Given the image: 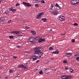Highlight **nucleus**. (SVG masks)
<instances>
[{
  "mask_svg": "<svg viewBox=\"0 0 79 79\" xmlns=\"http://www.w3.org/2000/svg\"><path fill=\"white\" fill-rule=\"evenodd\" d=\"M51 8H53V5L52 4L51 5Z\"/></svg>",
  "mask_w": 79,
  "mask_h": 79,
  "instance_id": "obj_44",
  "label": "nucleus"
},
{
  "mask_svg": "<svg viewBox=\"0 0 79 79\" xmlns=\"http://www.w3.org/2000/svg\"><path fill=\"white\" fill-rule=\"evenodd\" d=\"M70 3L73 5H77L76 0H72L70 2Z\"/></svg>",
  "mask_w": 79,
  "mask_h": 79,
  "instance_id": "obj_9",
  "label": "nucleus"
},
{
  "mask_svg": "<svg viewBox=\"0 0 79 79\" xmlns=\"http://www.w3.org/2000/svg\"><path fill=\"white\" fill-rule=\"evenodd\" d=\"M17 47L18 48H20V47H21V46H17Z\"/></svg>",
  "mask_w": 79,
  "mask_h": 79,
  "instance_id": "obj_45",
  "label": "nucleus"
},
{
  "mask_svg": "<svg viewBox=\"0 0 79 79\" xmlns=\"http://www.w3.org/2000/svg\"><path fill=\"white\" fill-rule=\"evenodd\" d=\"M44 12H42L41 13H40V15L42 16V15H44Z\"/></svg>",
  "mask_w": 79,
  "mask_h": 79,
  "instance_id": "obj_32",
  "label": "nucleus"
},
{
  "mask_svg": "<svg viewBox=\"0 0 79 79\" xmlns=\"http://www.w3.org/2000/svg\"><path fill=\"white\" fill-rule=\"evenodd\" d=\"M6 17H1L0 18V22H3L5 21H6Z\"/></svg>",
  "mask_w": 79,
  "mask_h": 79,
  "instance_id": "obj_7",
  "label": "nucleus"
},
{
  "mask_svg": "<svg viewBox=\"0 0 79 79\" xmlns=\"http://www.w3.org/2000/svg\"><path fill=\"white\" fill-rule=\"evenodd\" d=\"M36 70H37V69H36Z\"/></svg>",
  "mask_w": 79,
  "mask_h": 79,
  "instance_id": "obj_56",
  "label": "nucleus"
},
{
  "mask_svg": "<svg viewBox=\"0 0 79 79\" xmlns=\"http://www.w3.org/2000/svg\"><path fill=\"white\" fill-rule=\"evenodd\" d=\"M39 62H40V60H38L36 61V63H39Z\"/></svg>",
  "mask_w": 79,
  "mask_h": 79,
  "instance_id": "obj_42",
  "label": "nucleus"
},
{
  "mask_svg": "<svg viewBox=\"0 0 79 79\" xmlns=\"http://www.w3.org/2000/svg\"><path fill=\"white\" fill-rule=\"evenodd\" d=\"M73 25L74 26H78V24H77L76 23H75L73 24Z\"/></svg>",
  "mask_w": 79,
  "mask_h": 79,
  "instance_id": "obj_26",
  "label": "nucleus"
},
{
  "mask_svg": "<svg viewBox=\"0 0 79 79\" xmlns=\"http://www.w3.org/2000/svg\"><path fill=\"white\" fill-rule=\"evenodd\" d=\"M28 40L30 43H32V44H35L37 41L35 38L34 37H30L28 39Z\"/></svg>",
  "mask_w": 79,
  "mask_h": 79,
  "instance_id": "obj_2",
  "label": "nucleus"
},
{
  "mask_svg": "<svg viewBox=\"0 0 79 79\" xmlns=\"http://www.w3.org/2000/svg\"><path fill=\"white\" fill-rule=\"evenodd\" d=\"M50 31H52V29H50Z\"/></svg>",
  "mask_w": 79,
  "mask_h": 79,
  "instance_id": "obj_52",
  "label": "nucleus"
},
{
  "mask_svg": "<svg viewBox=\"0 0 79 79\" xmlns=\"http://www.w3.org/2000/svg\"><path fill=\"white\" fill-rule=\"evenodd\" d=\"M72 42L73 43H74V42H75V40H74V39H73L72 40Z\"/></svg>",
  "mask_w": 79,
  "mask_h": 79,
  "instance_id": "obj_36",
  "label": "nucleus"
},
{
  "mask_svg": "<svg viewBox=\"0 0 79 79\" xmlns=\"http://www.w3.org/2000/svg\"><path fill=\"white\" fill-rule=\"evenodd\" d=\"M65 69L66 70H68V68H67V67H65Z\"/></svg>",
  "mask_w": 79,
  "mask_h": 79,
  "instance_id": "obj_43",
  "label": "nucleus"
},
{
  "mask_svg": "<svg viewBox=\"0 0 79 79\" xmlns=\"http://www.w3.org/2000/svg\"><path fill=\"white\" fill-rule=\"evenodd\" d=\"M59 18L61 21H65L64 17L63 15H60L59 17Z\"/></svg>",
  "mask_w": 79,
  "mask_h": 79,
  "instance_id": "obj_4",
  "label": "nucleus"
},
{
  "mask_svg": "<svg viewBox=\"0 0 79 79\" xmlns=\"http://www.w3.org/2000/svg\"><path fill=\"white\" fill-rule=\"evenodd\" d=\"M9 73H13V71L12 70H10L9 71Z\"/></svg>",
  "mask_w": 79,
  "mask_h": 79,
  "instance_id": "obj_33",
  "label": "nucleus"
},
{
  "mask_svg": "<svg viewBox=\"0 0 79 79\" xmlns=\"http://www.w3.org/2000/svg\"><path fill=\"white\" fill-rule=\"evenodd\" d=\"M5 13H6V15H7L8 14V12H6V10L5 12Z\"/></svg>",
  "mask_w": 79,
  "mask_h": 79,
  "instance_id": "obj_49",
  "label": "nucleus"
},
{
  "mask_svg": "<svg viewBox=\"0 0 79 79\" xmlns=\"http://www.w3.org/2000/svg\"><path fill=\"white\" fill-rule=\"evenodd\" d=\"M53 49V48L52 47H51L49 48V50H52Z\"/></svg>",
  "mask_w": 79,
  "mask_h": 79,
  "instance_id": "obj_29",
  "label": "nucleus"
},
{
  "mask_svg": "<svg viewBox=\"0 0 79 79\" xmlns=\"http://www.w3.org/2000/svg\"><path fill=\"white\" fill-rule=\"evenodd\" d=\"M65 55L66 56H68V57H69L72 56V55H73V53L71 52V53L66 52L65 53Z\"/></svg>",
  "mask_w": 79,
  "mask_h": 79,
  "instance_id": "obj_8",
  "label": "nucleus"
},
{
  "mask_svg": "<svg viewBox=\"0 0 79 79\" xmlns=\"http://www.w3.org/2000/svg\"><path fill=\"white\" fill-rule=\"evenodd\" d=\"M45 40L44 39H40L38 40V42H43V41H45Z\"/></svg>",
  "mask_w": 79,
  "mask_h": 79,
  "instance_id": "obj_13",
  "label": "nucleus"
},
{
  "mask_svg": "<svg viewBox=\"0 0 79 79\" xmlns=\"http://www.w3.org/2000/svg\"><path fill=\"white\" fill-rule=\"evenodd\" d=\"M23 4L24 6H32V5L29 3L26 2H23Z\"/></svg>",
  "mask_w": 79,
  "mask_h": 79,
  "instance_id": "obj_6",
  "label": "nucleus"
},
{
  "mask_svg": "<svg viewBox=\"0 0 79 79\" xmlns=\"http://www.w3.org/2000/svg\"><path fill=\"white\" fill-rule=\"evenodd\" d=\"M63 63H68V61L67 60H65L64 61H63Z\"/></svg>",
  "mask_w": 79,
  "mask_h": 79,
  "instance_id": "obj_22",
  "label": "nucleus"
},
{
  "mask_svg": "<svg viewBox=\"0 0 79 79\" xmlns=\"http://www.w3.org/2000/svg\"><path fill=\"white\" fill-rule=\"evenodd\" d=\"M61 35H65V34H61Z\"/></svg>",
  "mask_w": 79,
  "mask_h": 79,
  "instance_id": "obj_46",
  "label": "nucleus"
},
{
  "mask_svg": "<svg viewBox=\"0 0 79 79\" xmlns=\"http://www.w3.org/2000/svg\"><path fill=\"white\" fill-rule=\"evenodd\" d=\"M51 60H54V58H51V59H50Z\"/></svg>",
  "mask_w": 79,
  "mask_h": 79,
  "instance_id": "obj_50",
  "label": "nucleus"
},
{
  "mask_svg": "<svg viewBox=\"0 0 79 79\" xmlns=\"http://www.w3.org/2000/svg\"><path fill=\"white\" fill-rule=\"evenodd\" d=\"M1 2H2L1 1V0H0V3H1Z\"/></svg>",
  "mask_w": 79,
  "mask_h": 79,
  "instance_id": "obj_53",
  "label": "nucleus"
},
{
  "mask_svg": "<svg viewBox=\"0 0 79 79\" xmlns=\"http://www.w3.org/2000/svg\"><path fill=\"white\" fill-rule=\"evenodd\" d=\"M42 21H43V22H47V19L46 18H42Z\"/></svg>",
  "mask_w": 79,
  "mask_h": 79,
  "instance_id": "obj_16",
  "label": "nucleus"
},
{
  "mask_svg": "<svg viewBox=\"0 0 79 79\" xmlns=\"http://www.w3.org/2000/svg\"><path fill=\"white\" fill-rule=\"evenodd\" d=\"M74 70L73 69H70V73H73Z\"/></svg>",
  "mask_w": 79,
  "mask_h": 79,
  "instance_id": "obj_37",
  "label": "nucleus"
},
{
  "mask_svg": "<svg viewBox=\"0 0 79 79\" xmlns=\"http://www.w3.org/2000/svg\"><path fill=\"white\" fill-rule=\"evenodd\" d=\"M41 16H42L40 15V13H39V14H38L37 15V18H38V19H39V18H40V17H41Z\"/></svg>",
  "mask_w": 79,
  "mask_h": 79,
  "instance_id": "obj_18",
  "label": "nucleus"
},
{
  "mask_svg": "<svg viewBox=\"0 0 79 79\" xmlns=\"http://www.w3.org/2000/svg\"><path fill=\"white\" fill-rule=\"evenodd\" d=\"M39 73L40 74H43V72H42V71H40L39 72Z\"/></svg>",
  "mask_w": 79,
  "mask_h": 79,
  "instance_id": "obj_31",
  "label": "nucleus"
},
{
  "mask_svg": "<svg viewBox=\"0 0 79 79\" xmlns=\"http://www.w3.org/2000/svg\"><path fill=\"white\" fill-rule=\"evenodd\" d=\"M15 76H16V77H19L21 76V75L18 73H16Z\"/></svg>",
  "mask_w": 79,
  "mask_h": 79,
  "instance_id": "obj_20",
  "label": "nucleus"
},
{
  "mask_svg": "<svg viewBox=\"0 0 79 79\" xmlns=\"http://www.w3.org/2000/svg\"><path fill=\"white\" fill-rule=\"evenodd\" d=\"M23 35H21L19 37V40H23Z\"/></svg>",
  "mask_w": 79,
  "mask_h": 79,
  "instance_id": "obj_17",
  "label": "nucleus"
},
{
  "mask_svg": "<svg viewBox=\"0 0 79 79\" xmlns=\"http://www.w3.org/2000/svg\"><path fill=\"white\" fill-rule=\"evenodd\" d=\"M76 60L77 61H79V57H77L76 58Z\"/></svg>",
  "mask_w": 79,
  "mask_h": 79,
  "instance_id": "obj_30",
  "label": "nucleus"
},
{
  "mask_svg": "<svg viewBox=\"0 0 79 79\" xmlns=\"http://www.w3.org/2000/svg\"><path fill=\"white\" fill-rule=\"evenodd\" d=\"M21 31H12L11 32V34H19Z\"/></svg>",
  "mask_w": 79,
  "mask_h": 79,
  "instance_id": "obj_10",
  "label": "nucleus"
},
{
  "mask_svg": "<svg viewBox=\"0 0 79 79\" xmlns=\"http://www.w3.org/2000/svg\"><path fill=\"white\" fill-rule=\"evenodd\" d=\"M9 37L10 39H13V37H14V36L10 35Z\"/></svg>",
  "mask_w": 79,
  "mask_h": 79,
  "instance_id": "obj_24",
  "label": "nucleus"
},
{
  "mask_svg": "<svg viewBox=\"0 0 79 79\" xmlns=\"http://www.w3.org/2000/svg\"><path fill=\"white\" fill-rule=\"evenodd\" d=\"M52 14L54 15H57L59 13V12L58 11V10H56L53 11H52Z\"/></svg>",
  "mask_w": 79,
  "mask_h": 79,
  "instance_id": "obj_5",
  "label": "nucleus"
},
{
  "mask_svg": "<svg viewBox=\"0 0 79 79\" xmlns=\"http://www.w3.org/2000/svg\"><path fill=\"white\" fill-rule=\"evenodd\" d=\"M76 3L77 5L79 4V0H76Z\"/></svg>",
  "mask_w": 79,
  "mask_h": 79,
  "instance_id": "obj_25",
  "label": "nucleus"
},
{
  "mask_svg": "<svg viewBox=\"0 0 79 79\" xmlns=\"http://www.w3.org/2000/svg\"><path fill=\"white\" fill-rule=\"evenodd\" d=\"M11 20H10L9 21H8V22H7V23L10 24L11 23Z\"/></svg>",
  "mask_w": 79,
  "mask_h": 79,
  "instance_id": "obj_35",
  "label": "nucleus"
},
{
  "mask_svg": "<svg viewBox=\"0 0 79 79\" xmlns=\"http://www.w3.org/2000/svg\"><path fill=\"white\" fill-rule=\"evenodd\" d=\"M55 71H56V70H55Z\"/></svg>",
  "mask_w": 79,
  "mask_h": 79,
  "instance_id": "obj_55",
  "label": "nucleus"
},
{
  "mask_svg": "<svg viewBox=\"0 0 79 79\" xmlns=\"http://www.w3.org/2000/svg\"><path fill=\"white\" fill-rule=\"evenodd\" d=\"M41 3H45V1L43 0L41 1Z\"/></svg>",
  "mask_w": 79,
  "mask_h": 79,
  "instance_id": "obj_39",
  "label": "nucleus"
},
{
  "mask_svg": "<svg viewBox=\"0 0 79 79\" xmlns=\"http://www.w3.org/2000/svg\"><path fill=\"white\" fill-rule=\"evenodd\" d=\"M45 69V70L44 71V73H46V74H48V73H50V69Z\"/></svg>",
  "mask_w": 79,
  "mask_h": 79,
  "instance_id": "obj_11",
  "label": "nucleus"
},
{
  "mask_svg": "<svg viewBox=\"0 0 79 79\" xmlns=\"http://www.w3.org/2000/svg\"><path fill=\"white\" fill-rule=\"evenodd\" d=\"M35 6L36 7H39V4H35Z\"/></svg>",
  "mask_w": 79,
  "mask_h": 79,
  "instance_id": "obj_38",
  "label": "nucleus"
},
{
  "mask_svg": "<svg viewBox=\"0 0 79 79\" xmlns=\"http://www.w3.org/2000/svg\"><path fill=\"white\" fill-rule=\"evenodd\" d=\"M79 53H78L77 54V53H75V54H74V56H79Z\"/></svg>",
  "mask_w": 79,
  "mask_h": 79,
  "instance_id": "obj_23",
  "label": "nucleus"
},
{
  "mask_svg": "<svg viewBox=\"0 0 79 79\" xmlns=\"http://www.w3.org/2000/svg\"><path fill=\"white\" fill-rule=\"evenodd\" d=\"M34 50L35 52V54L38 55V56H37L38 58H44L45 57V54L43 53V51H41L38 48H34Z\"/></svg>",
  "mask_w": 79,
  "mask_h": 79,
  "instance_id": "obj_1",
  "label": "nucleus"
},
{
  "mask_svg": "<svg viewBox=\"0 0 79 79\" xmlns=\"http://www.w3.org/2000/svg\"><path fill=\"white\" fill-rule=\"evenodd\" d=\"M2 66H0V69H2Z\"/></svg>",
  "mask_w": 79,
  "mask_h": 79,
  "instance_id": "obj_48",
  "label": "nucleus"
},
{
  "mask_svg": "<svg viewBox=\"0 0 79 79\" xmlns=\"http://www.w3.org/2000/svg\"><path fill=\"white\" fill-rule=\"evenodd\" d=\"M13 58L14 59H16V58H17V56H13Z\"/></svg>",
  "mask_w": 79,
  "mask_h": 79,
  "instance_id": "obj_41",
  "label": "nucleus"
},
{
  "mask_svg": "<svg viewBox=\"0 0 79 79\" xmlns=\"http://www.w3.org/2000/svg\"><path fill=\"white\" fill-rule=\"evenodd\" d=\"M19 4L17 3L16 4L15 6H19Z\"/></svg>",
  "mask_w": 79,
  "mask_h": 79,
  "instance_id": "obj_40",
  "label": "nucleus"
},
{
  "mask_svg": "<svg viewBox=\"0 0 79 79\" xmlns=\"http://www.w3.org/2000/svg\"><path fill=\"white\" fill-rule=\"evenodd\" d=\"M60 77L62 79H71L73 78V76L71 75H64L61 76Z\"/></svg>",
  "mask_w": 79,
  "mask_h": 79,
  "instance_id": "obj_3",
  "label": "nucleus"
},
{
  "mask_svg": "<svg viewBox=\"0 0 79 79\" xmlns=\"http://www.w3.org/2000/svg\"><path fill=\"white\" fill-rule=\"evenodd\" d=\"M22 64L21 65H19L18 66V67L19 68H22Z\"/></svg>",
  "mask_w": 79,
  "mask_h": 79,
  "instance_id": "obj_27",
  "label": "nucleus"
},
{
  "mask_svg": "<svg viewBox=\"0 0 79 79\" xmlns=\"http://www.w3.org/2000/svg\"><path fill=\"white\" fill-rule=\"evenodd\" d=\"M26 28L27 29H29L30 28V27H26Z\"/></svg>",
  "mask_w": 79,
  "mask_h": 79,
  "instance_id": "obj_47",
  "label": "nucleus"
},
{
  "mask_svg": "<svg viewBox=\"0 0 79 79\" xmlns=\"http://www.w3.org/2000/svg\"><path fill=\"white\" fill-rule=\"evenodd\" d=\"M32 56V58H33L32 59V61H35V60H37V57L38 58V57H37V56Z\"/></svg>",
  "mask_w": 79,
  "mask_h": 79,
  "instance_id": "obj_12",
  "label": "nucleus"
},
{
  "mask_svg": "<svg viewBox=\"0 0 79 79\" xmlns=\"http://www.w3.org/2000/svg\"><path fill=\"white\" fill-rule=\"evenodd\" d=\"M5 79H8V77H5Z\"/></svg>",
  "mask_w": 79,
  "mask_h": 79,
  "instance_id": "obj_51",
  "label": "nucleus"
},
{
  "mask_svg": "<svg viewBox=\"0 0 79 79\" xmlns=\"http://www.w3.org/2000/svg\"><path fill=\"white\" fill-rule=\"evenodd\" d=\"M12 12H13V13H15V11H16V9H12Z\"/></svg>",
  "mask_w": 79,
  "mask_h": 79,
  "instance_id": "obj_34",
  "label": "nucleus"
},
{
  "mask_svg": "<svg viewBox=\"0 0 79 79\" xmlns=\"http://www.w3.org/2000/svg\"><path fill=\"white\" fill-rule=\"evenodd\" d=\"M22 69H25V68H26V69H27V67L24 66V65L22 64Z\"/></svg>",
  "mask_w": 79,
  "mask_h": 79,
  "instance_id": "obj_21",
  "label": "nucleus"
},
{
  "mask_svg": "<svg viewBox=\"0 0 79 79\" xmlns=\"http://www.w3.org/2000/svg\"><path fill=\"white\" fill-rule=\"evenodd\" d=\"M59 53V52L56 51H55L53 52H52V54H58Z\"/></svg>",
  "mask_w": 79,
  "mask_h": 79,
  "instance_id": "obj_15",
  "label": "nucleus"
},
{
  "mask_svg": "<svg viewBox=\"0 0 79 79\" xmlns=\"http://www.w3.org/2000/svg\"><path fill=\"white\" fill-rule=\"evenodd\" d=\"M55 6L56 7H57V8H59V9H62V7H61L58 4V3H56V4L55 5Z\"/></svg>",
  "mask_w": 79,
  "mask_h": 79,
  "instance_id": "obj_14",
  "label": "nucleus"
},
{
  "mask_svg": "<svg viewBox=\"0 0 79 79\" xmlns=\"http://www.w3.org/2000/svg\"><path fill=\"white\" fill-rule=\"evenodd\" d=\"M31 33H32V34H33V35H35V34L36 33V31H31Z\"/></svg>",
  "mask_w": 79,
  "mask_h": 79,
  "instance_id": "obj_19",
  "label": "nucleus"
},
{
  "mask_svg": "<svg viewBox=\"0 0 79 79\" xmlns=\"http://www.w3.org/2000/svg\"><path fill=\"white\" fill-rule=\"evenodd\" d=\"M28 64V63H26V64Z\"/></svg>",
  "mask_w": 79,
  "mask_h": 79,
  "instance_id": "obj_54",
  "label": "nucleus"
},
{
  "mask_svg": "<svg viewBox=\"0 0 79 79\" xmlns=\"http://www.w3.org/2000/svg\"><path fill=\"white\" fill-rule=\"evenodd\" d=\"M13 9V7H11L10 8H9V10L10 11H12Z\"/></svg>",
  "mask_w": 79,
  "mask_h": 79,
  "instance_id": "obj_28",
  "label": "nucleus"
}]
</instances>
